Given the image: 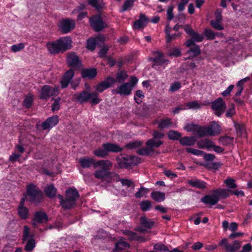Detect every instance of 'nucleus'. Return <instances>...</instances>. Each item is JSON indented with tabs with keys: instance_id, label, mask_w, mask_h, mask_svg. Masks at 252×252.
<instances>
[{
	"instance_id": "39",
	"label": "nucleus",
	"mask_w": 252,
	"mask_h": 252,
	"mask_svg": "<svg viewBox=\"0 0 252 252\" xmlns=\"http://www.w3.org/2000/svg\"><path fill=\"white\" fill-rule=\"evenodd\" d=\"M223 183L225 184L226 187L229 189H234L237 187L236 180L231 177L227 178L224 180Z\"/></svg>"
},
{
	"instance_id": "8",
	"label": "nucleus",
	"mask_w": 252,
	"mask_h": 252,
	"mask_svg": "<svg viewBox=\"0 0 252 252\" xmlns=\"http://www.w3.org/2000/svg\"><path fill=\"white\" fill-rule=\"evenodd\" d=\"M74 76V72L72 69H70L66 71L61 81V87L63 89L66 88L69 85L71 84L72 88L75 90L79 84V82H71V80Z\"/></svg>"
},
{
	"instance_id": "19",
	"label": "nucleus",
	"mask_w": 252,
	"mask_h": 252,
	"mask_svg": "<svg viewBox=\"0 0 252 252\" xmlns=\"http://www.w3.org/2000/svg\"><path fill=\"white\" fill-rule=\"evenodd\" d=\"M59 122V117L54 115L48 118L42 124V127L44 130L50 129L55 126Z\"/></svg>"
},
{
	"instance_id": "24",
	"label": "nucleus",
	"mask_w": 252,
	"mask_h": 252,
	"mask_svg": "<svg viewBox=\"0 0 252 252\" xmlns=\"http://www.w3.org/2000/svg\"><path fill=\"white\" fill-rule=\"evenodd\" d=\"M95 159L91 158H81L79 160V163L81 166L84 168H90L92 165L94 167V164L96 163Z\"/></svg>"
},
{
	"instance_id": "25",
	"label": "nucleus",
	"mask_w": 252,
	"mask_h": 252,
	"mask_svg": "<svg viewBox=\"0 0 252 252\" xmlns=\"http://www.w3.org/2000/svg\"><path fill=\"white\" fill-rule=\"evenodd\" d=\"M188 183L192 187L202 189H206L207 185L205 182L197 179L189 180Z\"/></svg>"
},
{
	"instance_id": "54",
	"label": "nucleus",
	"mask_w": 252,
	"mask_h": 252,
	"mask_svg": "<svg viewBox=\"0 0 252 252\" xmlns=\"http://www.w3.org/2000/svg\"><path fill=\"white\" fill-rule=\"evenodd\" d=\"M187 109H197L200 108V104L198 103L197 101H193L191 102H189L186 104Z\"/></svg>"
},
{
	"instance_id": "9",
	"label": "nucleus",
	"mask_w": 252,
	"mask_h": 252,
	"mask_svg": "<svg viewBox=\"0 0 252 252\" xmlns=\"http://www.w3.org/2000/svg\"><path fill=\"white\" fill-rule=\"evenodd\" d=\"M133 88V86L130 83L126 82L112 90L111 92L113 94L127 96L131 94Z\"/></svg>"
},
{
	"instance_id": "42",
	"label": "nucleus",
	"mask_w": 252,
	"mask_h": 252,
	"mask_svg": "<svg viewBox=\"0 0 252 252\" xmlns=\"http://www.w3.org/2000/svg\"><path fill=\"white\" fill-rule=\"evenodd\" d=\"M163 142L160 140L155 141L153 139H150L146 142V145L148 148H153L155 147H159L162 145Z\"/></svg>"
},
{
	"instance_id": "32",
	"label": "nucleus",
	"mask_w": 252,
	"mask_h": 252,
	"mask_svg": "<svg viewBox=\"0 0 252 252\" xmlns=\"http://www.w3.org/2000/svg\"><path fill=\"white\" fill-rule=\"evenodd\" d=\"M187 53L189 55L188 59L193 58L197 57L201 53L199 46L198 45H194L190 47Z\"/></svg>"
},
{
	"instance_id": "17",
	"label": "nucleus",
	"mask_w": 252,
	"mask_h": 252,
	"mask_svg": "<svg viewBox=\"0 0 252 252\" xmlns=\"http://www.w3.org/2000/svg\"><path fill=\"white\" fill-rule=\"evenodd\" d=\"M208 136H214L219 135L221 131V127L218 122L212 121L210 125L206 126Z\"/></svg>"
},
{
	"instance_id": "29",
	"label": "nucleus",
	"mask_w": 252,
	"mask_h": 252,
	"mask_svg": "<svg viewBox=\"0 0 252 252\" xmlns=\"http://www.w3.org/2000/svg\"><path fill=\"white\" fill-rule=\"evenodd\" d=\"M96 74V69L95 68L84 69L81 71V76L84 78H94L95 77Z\"/></svg>"
},
{
	"instance_id": "46",
	"label": "nucleus",
	"mask_w": 252,
	"mask_h": 252,
	"mask_svg": "<svg viewBox=\"0 0 252 252\" xmlns=\"http://www.w3.org/2000/svg\"><path fill=\"white\" fill-rule=\"evenodd\" d=\"M168 137L170 140H180L181 137V134L175 130H170L168 133Z\"/></svg>"
},
{
	"instance_id": "60",
	"label": "nucleus",
	"mask_w": 252,
	"mask_h": 252,
	"mask_svg": "<svg viewBox=\"0 0 252 252\" xmlns=\"http://www.w3.org/2000/svg\"><path fill=\"white\" fill-rule=\"evenodd\" d=\"M196 126L197 125L188 124L184 127V129L188 132H192L194 134Z\"/></svg>"
},
{
	"instance_id": "33",
	"label": "nucleus",
	"mask_w": 252,
	"mask_h": 252,
	"mask_svg": "<svg viewBox=\"0 0 252 252\" xmlns=\"http://www.w3.org/2000/svg\"><path fill=\"white\" fill-rule=\"evenodd\" d=\"M230 189H218L213 191V193H216L217 195L219 200L220 198H226L229 196V193L230 192Z\"/></svg>"
},
{
	"instance_id": "35",
	"label": "nucleus",
	"mask_w": 252,
	"mask_h": 252,
	"mask_svg": "<svg viewBox=\"0 0 252 252\" xmlns=\"http://www.w3.org/2000/svg\"><path fill=\"white\" fill-rule=\"evenodd\" d=\"M194 134L198 137H203L208 136L206 126H200L197 125Z\"/></svg>"
},
{
	"instance_id": "31",
	"label": "nucleus",
	"mask_w": 252,
	"mask_h": 252,
	"mask_svg": "<svg viewBox=\"0 0 252 252\" xmlns=\"http://www.w3.org/2000/svg\"><path fill=\"white\" fill-rule=\"evenodd\" d=\"M151 197L157 202L163 201L165 199V194L159 191H154L151 193Z\"/></svg>"
},
{
	"instance_id": "23",
	"label": "nucleus",
	"mask_w": 252,
	"mask_h": 252,
	"mask_svg": "<svg viewBox=\"0 0 252 252\" xmlns=\"http://www.w3.org/2000/svg\"><path fill=\"white\" fill-rule=\"evenodd\" d=\"M104 37L103 36H99L95 38H92L87 40V47L88 49L93 51L96 47V45L99 41L103 42Z\"/></svg>"
},
{
	"instance_id": "57",
	"label": "nucleus",
	"mask_w": 252,
	"mask_h": 252,
	"mask_svg": "<svg viewBox=\"0 0 252 252\" xmlns=\"http://www.w3.org/2000/svg\"><path fill=\"white\" fill-rule=\"evenodd\" d=\"M154 249L157 251L169 252V250L167 247L161 243H157L154 246Z\"/></svg>"
},
{
	"instance_id": "34",
	"label": "nucleus",
	"mask_w": 252,
	"mask_h": 252,
	"mask_svg": "<svg viewBox=\"0 0 252 252\" xmlns=\"http://www.w3.org/2000/svg\"><path fill=\"white\" fill-rule=\"evenodd\" d=\"M241 247V242L235 240L234 241L233 244H229V245L227 246L226 252H235L237 250H239Z\"/></svg>"
},
{
	"instance_id": "53",
	"label": "nucleus",
	"mask_w": 252,
	"mask_h": 252,
	"mask_svg": "<svg viewBox=\"0 0 252 252\" xmlns=\"http://www.w3.org/2000/svg\"><path fill=\"white\" fill-rule=\"evenodd\" d=\"M33 102V97L31 94H28L24 99V105L26 108H30Z\"/></svg>"
},
{
	"instance_id": "28",
	"label": "nucleus",
	"mask_w": 252,
	"mask_h": 252,
	"mask_svg": "<svg viewBox=\"0 0 252 252\" xmlns=\"http://www.w3.org/2000/svg\"><path fill=\"white\" fill-rule=\"evenodd\" d=\"M102 148L105 149L107 152L118 153L121 152L123 148L116 144L107 143L102 145Z\"/></svg>"
},
{
	"instance_id": "36",
	"label": "nucleus",
	"mask_w": 252,
	"mask_h": 252,
	"mask_svg": "<svg viewBox=\"0 0 252 252\" xmlns=\"http://www.w3.org/2000/svg\"><path fill=\"white\" fill-rule=\"evenodd\" d=\"M88 4L97 11H100L104 6V3L102 2H99L98 0H87Z\"/></svg>"
},
{
	"instance_id": "20",
	"label": "nucleus",
	"mask_w": 252,
	"mask_h": 252,
	"mask_svg": "<svg viewBox=\"0 0 252 252\" xmlns=\"http://www.w3.org/2000/svg\"><path fill=\"white\" fill-rule=\"evenodd\" d=\"M24 203L25 198H22L17 209L18 214L22 220L27 219L29 216V210L27 208L24 206Z\"/></svg>"
},
{
	"instance_id": "18",
	"label": "nucleus",
	"mask_w": 252,
	"mask_h": 252,
	"mask_svg": "<svg viewBox=\"0 0 252 252\" xmlns=\"http://www.w3.org/2000/svg\"><path fill=\"white\" fill-rule=\"evenodd\" d=\"M67 63L69 66L72 67H80L81 62L79 57L74 52H70L67 54Z\"/></svg>"
},
{
	"instance_id": "58",
	"label": "nucleus",
	"mask_w": 252,
	"mask_h": 252,
	"mask_svg": "<svg viewBox=\"0 0 252 252\" xmlns=\"http://www.w3.org/2000/svg\"><path fill=\"white\" fill-rule=\"evenodd\" d=\"M186 151L188 153H191L193 154L194 155L196 156H202L204 152L202 151L193 149L191 148H188L186 149Z\"/></svg>"
},
{
	"instance_id": "55",
	"label": "nucleus",
	"mask_w": 252,
	"mask_h": 252,
	"mask_svg": "<svg viewBox=\"0 0 252 252\" xmlns=\"http://www.w3.org/2000/svg\"><path fill=\"white\" fill-rule=\"evenodd\" d=\"M204 34L208 40H213L216 36V34L211 30H205Z\"/></svg>"
},
{
	"instance_id": "16",
	"label": "nucleus",
	"mask_w": 252,
	"mask_h": 252,
	"mask_svg": "<svg viewBox=\"0 0 252 252\" xmlns=\"http://www.w3.org/2000/svg\"><path fill=\"white\" fill-rule=\"evenodd\" d=\"M75 22L73 20L66 19L61 21L59 28L63 33H67L72 30L75 27Z\"/></svg>"
},
{
	"instance_id": "5",
	"label": "nucleus",
	"mask_w": 252,
	"mask_h": 252,
	"mask_svg": "<svg viewBox=\"0 0 252 252\" xmlns=\"http://www.w3.org/2000/svg\"><path fill=\"white\" fill-rule=\"evenodd\" d=\"M34 235L30 234V228L28 226H24L22 236V243L27 241L25 246V250L27 252L32 251L35 247V240L34 238Z\"/></svg>"
},
{
	"instance_id": "26",
	"label": "nucleus",
	"mask_w": 252,
	"mask_h": 252,
	"mask_svg": "<svg viewBox=\"0 0 252 252\" xmlns=\"http://www.w3.org/2000/svg\"><path fill=\"white\" fill-rule=\"evenodd\" d=\"M201 201L206 204L214 205L218 203L219 198L216 193H214L212 195H205L203 197L201 198Z\"/></svg>"
},
{
	"instance_id": "37",
	"label": "nucleus",
	"mask_w": 252,
	"mask_h": 252,
	"mask_svg": "<svg viewBox=\"0 0 252 252\" xmlns=\"http://www.w3.org/2000/svg\"><path fill=\"white\" fill-rule=\"evenodd\" d=\"M44 191L46 194L50 198L54 197L57 192V189L54 185H50L45 188Z\"/></svg>"
},
{
	"instance_id": "50",
	"label": "nucleus",
	"mask_w": 252,
	"mask_h": 252,
	"mask_svg": "<svg viewBox=\"0 0 252 252\" xmlns=\"http://www.w3.org/2000/svg\"><path fill=\"white\" fill-rule=\"evenodd\" d=\"M153 152H154L153 148H141V149H138L137 151V153L138 155H141V156H148V155H149L151 154V153H152Z\"/></svg>"
},
{
	"instance_id": "22",
	"label": "nucleus",
	"mask_w": 252,
	"mask_h": 252,
	"mask_svg": "<svg viewBox=\"0 0 252 252\" xmlns=\"http://www.w3.org/2000/svg\"><path fill=\"white\" fill-rule=\"evenodd\" d=\"M149 21L148 18L143 14L140 13L139 19L133 23V28L135 29L144 28Z\"/></svg>"
},
{
	"instance_id": "6",
	"label": "nucleus",
	"mask_w": 252,
	"mask_h": 252,
	"mask_svg": "<svg viewBox=\"0 0 252 252\" xmlns=\"http://www.w3.org/2000/svg\"><path fill=\"white\" fill-rule=\"evenodd\" d=\"M117 160L120 168H127L129 167L136 165L140 162L139 158L127 155L121 158H118Z\"/></svg>"
},
{
	"instance_id": "2",
	"label": "nucleus",
	"mask_w": 252,
	"mask_h": 252,
	"mask_svg": "<svg viewBox=\"0 0 252 252\" xmlns=\"http://www.w3.org/2000/svg\"><path fill=\"white\" fill-rule=\"evenodd\" d=\"M73 98L81 104L89 102L92 105H96L101 101L98 94L95 91L90 93L87 91H83L75 94Z\"/></svg>"
},
{
	"instance_id": "48",
	"label": "nucleus",
	"mask_w": 252,
	"mask_h": 252,
	"mask_svg": "<svg viewBox=\"0 0 252 252\" xmlns=\"http://www.w3.org/2000/svg\"><path fill=\"white\" fill-rule=\"evenodd\" d=\"M152 207L151 202L149 200H145L140 203V207L143 211H149Z\"/></svg>"
},
{
	"instance_id": "1",
	"label": "nucleus",
	"mask_w": 252,
	"mask_h": 252,
	"mask_svg": "<svg viewBox=\"0 0 252 252\" xmlns=\"http://www.w3.org/2000/svg\"><path fill=\"white\" fill-rule=\"evenodd\" d=\"M71 46V40L67 36L60 38L55 41L47 44L48 50L52 54H56L61 52L65 51L70 49Z\"/></svg>"
},
{
	"instance_id": "43",
	"label": "nucleus",
	"mask_w": 252,
	"mask_h": 252,
	"mask_svg": "<svg viewBox=\"0 0 252 252\" xmlns=\"http://www.w3.org/2000/svg\"><path fill=\"white\" fill-rule=\"evenodd\" d=\"M123 186L126 187L127 188H131V189L133 190L134 189V183L131 180L127 179H121L119 180Z\"/></svg>"
},
{
	"instance_id": "30",
	"label": "nucleus",
	"mask_w": 252,
	"mask_h": 252,
	"mask_svg": "<svg viewBox=\"0 0 252 252\" xmlns=\"http://www.w3.org/2000/svg\"><path fill=\"white\" fill-rule=\"evenodd\" d=\"M194 136H184L180 139V143L184 146H189L193 145L195 142Z\"/></svg>"
},
{
	"instance_id": "44",
	"label": "nucleus",
	"mask_w": 252,
	"mask_h": 252,
	"mask_svg": "<svg viewBox=\"0 0 252 252\" xmlns=\"http://www.w3.org/2000/svg\"><path fill=\"white\" fill-rule=\"evenodd\" d=\"M130 245L125 241H120L115 244V251H122L126 248H129Z\"/></svg>"
},
{
	"instance_id": "62",
	"label": "nucleus",
	"mask_w": 252,
	"mask_h": 252,
	"mask_svg": "<svg viewBox=\"0 0 252 252\" xmlns=\"http://www.w3.org/2000/svg\"><path fill=\"white\" fill-rule=\"evenodd\" d=\"M61 97H58L55 100L52 104V110L53 111H57L60 108V101Z\"/></svg>"
},
{
	"instance_id": "49",
	"label": "nucleus",
	"mask_w": 252,
	"mask_h": 252,
	"mask_svg": "<svg viewBox=\"0 0 252 252\" xmlns=\"http://www.w3.org/2000/svg\"><path fill=\"white\" fill-rule=\"evenodd\" d=\"M149 189L143 187H141L135 193V196L136 198H140L144 196L145 194L148 193Z\"/></svg>"
},
{
	"instance_id": "52",
	"label": "nucleus",
	"mask_w": 252,
	"mask_h": 252,
	"mask_svg": "<svg viewBox=\"0 0 252 252\" xmlns=\"http://www.w3.org/2000/svg\"><path fill=\"white\" fill-rule=\"evenodd\" d=\"M25 44L23 43H19L17 44L13 45L11 46V50L14 53L18 52L25 48Z\"/></svg>"
},
{
	"instance_id": "13",
	"label": "nucleus",
	"mask_w": 252,
	"mask_h": 252,
	"mask_svg": "<svg viewBox=\"0 0 252 252\" xmlns=\"http://www.w3.org/2000/svg\"><path fill=\"white\" fill-rule=\"evenodd\" d=\"M90 23L95 32L102 31L105 27L102 18L99 15H94L90 19Z\"/></svg>"
},
{
	"instance_id": "7",
	"label": "nucleus",
	"mask_w": 252,
	"mask_h": 252,
	"mask_svg": "<svg viewBox=\"0 0 252 252\" xmlns=\"http://www.w3.org/2000/svg\"><path fill=\"white\" fill-rule=\"evenodd\" d=\"M27 193L30 197L29 200L31 202L38 203L42 197L41 191L33 184L28 186Z\"/></svg>"
},
{
	"instance_id": "4",
	"label": "nucleus",
	"mask_w": 252,
	"mask_h": 252,
	"mask_svg": "<svg viewBox=\"0 0 252 252\" xmlns=\"http://www.w3.org/2000/svg\"><path fill=\"white\" fill-rule=\"evenodd\" d=\"M78 197L79 193L76 189H69L66 190L65 198L61 205L65 209H70L75 205Z\"/></svg>"
},
{
	"instance_id": "10",
	"label": "nucleus",
	"mask_w": 252,
	"mask_h": 252,
	"mask_svg": "<svg viewBox=\"0 0 252 252\" xmlns=\"http://www.w3.org/2000/svg\"><path fill=\"white\" fill-rule=\"evenodd\" d=\"M59 94V87L53 88L49 85H44L41 89L40 98L47 99L51 96H56Z\"/></svg>"
},
{
	"instance_id": "21",
	"label": "nucleus",
	"mask_w": 252,
	"mask_h": 252,
	"mask_svg": "<svg viewBox=\"0 0 252 252\" xmlns=\"http://www.w3.org/2000/svg\"><path fill=\"white\" fill-rule=\"evenodd\" d=\"M48 221V216L44 212H35L32 220V225L35 226L36 223H44Z\"/></svg>"
},
{
	"instance_id": "63",
	"label": "nucleus",
	"mask_w": 252,
	"mask_h": 252,
	"mask_svg": "<svg viewBox=\"0 0 252 252\" xmlns=\"http://www.w3.org/2000/svg\"><path fill=\"white\" fill-rule=\"evenodd\" d=\"M181 55V51L179 48H173L169 53V56L179 57Z\"/></svg>"
},
{
	"instance_id": "47",
	"label": "nucleus",
	"mask_w": 252,
	"mask_h": 252,
	"mask_svg": "<svg viewBox=\"0 0 252 252\" xmlns=\"http://www.w3.org/2000/svg\"><path fill=\"white\" fill-rule=\"evenodd\" d=\"M233 138L228 136H223L219 139V142L223 145L226 146L233 141Z\"/></svg>"
},
{
	"instance_id": "64",
	"label": "nucleus",
	"mask_w": 252,
	"mask_h": 252,
	"mask_svg": "<svg viewBox=\"0 0 252 252\" xmlns=\"http://www.w3.org/2000/svg\"><path fill=\"white\" fill-rule=\"evenodd\" d=\"M123 233L128 237L129 239L131 240H135L136 234L132 231L129 230H125Z\"/></svg>"
},
{
	"instance_id": "59",
	"label": "nucleus",
	"mask_w": 252,
	"mask_h": 252,
	"mask_svg": "<svg viewBox=\"0 0 252 252\" xmlns=\"http://www.w3.org/2000/svg\"><path fill=\"white\" fill-rule=\"evenodd\" d=\"M186 19V16L183 13H179L178 14L174 19V21L175 23H184Z\"/></svg>"
},
{
	"instance_id": "3",
	"label": "nucleus",
	"mask_w": 252,
	"mask_h": 252,
	"mask_svg": "<svg viewBox=\"0 0 252 252\" xmlns=\"http://www.w3.org/2000/svg\"><path fill=\"white\" fill-rule=\"evenodd\" d=\"M112 166V162L108 160H100L96 161L94 164V168L96 169L100 167L94 172V176L97 179L103 180L108 177V171Z\"/></svg>"
},
{
	"instance_id": "45",
	"label": "nucleus",
	"mask_w": 252,
	"mask_h": 252,
	"mask_svg": "<svg viewBox=\"0 0 252 252\" xmlns=\"http://www.w3.org/2000/svg\"><path fill=\"white\" fill-rule=\"evenodd\" d=\"M140 141H134L129 142L125 145V147L129 150H133L140 147L142 145Z\"/></svg>"
},
{
	"instance_id": "12",
	"label": "nucleus",
	"mask_w": 252,
	"mask_h": 252,
	"mask_svg": "<svg viewBox=\"0 0 252 252\" xmlns=\"http://www.w3.org/2000/svg\"><path fill=\"white\" fill-rule=\"evenodd\" d=\"M155 222L153 220L148 219L145 216H143L140 219L141 226L135 228V230L140 233H144L146 231L147 229L152 228L155 224Z\"/></svg>"
},
{
	"instance_id": "56",
	"label": "nucleus",
	"mask_w": 252,
	"mask_h": 252,
	"mask_svg": "<svg viewBox=\"0 0 252 252\" xmlns=\"http://www.w3.org/2000/svg\"><path fill=\"white\" fill-rule=\"evenodd\" d=\"M221 22H219L218 21L212 20L210 22V24L215 29L221 31L223 30V26L220 24Z\"/></svg>"
},
{
	"instance_id": "14",
	"label": "nucleus",
	"mask_w": 252,
	"mask_h": 252,
	"mask_svg": "<svg viewBox=\"0 0 252 252\" xmlns=\"http://www.w3.org/2000/svg\"><path fill=\"white\" fill-rule=\"evenodd\" d=\"M155 57L151 59L154 62V64L152 65L153 67L155 66H163V68H165V65L169 63L168 60L164 59L163 58V54L159 51H156L154 52Z\"/></svg>"
},
{
	"instance_id": "51",
	"label": "nucleus",
	"mask_w": 252,
	"mask_h": 252,
	"mask_svg": "<svg viewBox=\"0 0 252 252\" xmlns=\"http://www.w3.org/2000/svg\"><path fill=\"white\" fill-rule=\"evenodd\" d=\"M94 154L96 157L102 158L105 157L108 155L107 151L104 148L96 149L94 152Z\"/></svg>"
},
{
	"instance_id": "38",
	"label": "nucleus",
	"mask_w": 252,
	"mask_h": 252,
	"mask_svg": "<svg viewBox=\"0 0 252 252\" xmlns=\"http://www.w3.org/2000/svg\"><path fill=\"white\" fill-rule=\"evenodd\" d=\"M171 119L168 118L161 120L158 123V127L159 128H168L172 125Z\"/></svg>"
},
{
	"instance_id": "27",
	"label": "nucleus",
	"mask_w": 252,
	"mask_h": 252,
	"mask_svg": "<svg viewBox=\"0 0 252 252\" xmlns=\"http://www.w3.org/2000/svg\"><path fill=\"white\" fill-rule=\"evenodd\" d=\"M196 145L200 149H207L209 150L213 146V142L208 138H205L198 140Z\"/></svg>"
},
{
	"instance_id": "61",
	"label": "nucleus",
	"mask_w": 252,
	"mask_h": 252,
	"mask_svg": "<svg viewBox=\"0 0 252 252\" xmlns=\"http://www.w3.org/2000/svg\"><path fill=\"white\" fill-rule=\"evenodd\" d=\"M181 87V83L179 82H176L172 83L170 87V91L173 92L178 90Z\"/></svg>"
},
{
	"instance_id": "41",
	"label": "nucleus",
	"mask_w": 252,
	"mask_h": 252,
	"mask_svg": "<svg viewBox=\"0 0 252 252\" xmlns=\"http://www.w3.org/2000/svg\"><path fill=\"white\" fill-rule=\"evenodd\" d=\"M136 1L137 0H126L120 11L123 12L130 9L133 6L134 2Z\"/></svg>"
},
{
	"instance_id": "15",
	"label": "nucleus",
	"mask_w": 252,
	"mask_h": 252,
	"mask_svg": "<svg viewBox=\"0 0 252 252\" xmlns=\"http://www.w3.org/2000/svg\"><path fill=\"white\" fill-rule=\"evenodd\" d=\"M115 84V78L111 76L107 77L105 80L96 85L95 89L96 92L102 93L106 89L112 87Z\"/></svg>"
},
{
	"instance_id": "11",
	"label": "nucleus",
	"mask_w": 252,
	"mask_h": 252,
	"mask_svg": "<svg viewBox=\"0 0 252 252\" xmlns=\"http://www.w3.org/2000/svg\"><path fill=\"white\" fill-rule=\"evenodd\" d=\"M211 108L214 111L215 114L218 117H220L224 112L226 104L221 97H219L212 103Z\"/></svg>"
},
{
	"instance_id": "40",
	"label": "nucleus",
	"mask_w": 252,
	"mask_h": 252,
	"mask_svg": "<svg viewBox=\"0 0 252 252\" xmlns=\"http://www.w3.org/2000/svg\"><path fill=\"white\" fill-rule=\"evenodd\" d=\"M127 76L126 72L124 71L119 72L116 75V79H115V83L116 82H118L119 83H123L127 78Z\"/></svg>"
}]
</instances>
